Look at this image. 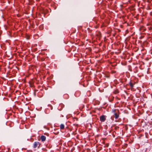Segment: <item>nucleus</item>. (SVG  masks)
Here are the masks:
<instances>
[{"label": "nucleus", "instance_id": "20e7f679", "mask_svg": "<svg viewBox=\"0 0 152 152\" xmlns=\"http://www.w3.org/2000/svg\"><path fill=\"white\" fill-rule=\"evenodd\" d=\"M41 139L42 141H44L46 140V137L43 135H42L41 137Z\"/></svg>", "mask_w": 152, "mask_h": 152}, {"label": "nucleus", "instance_id": "39448f33", "mask_svg": "<svg viewBox=\"0 0 152 152\" xmlns=\"http://www.w3.org/2000/svg\"><path fill=\"white\" fill-rule=\"evenodd\" d=\"M60 128L61 129H63L64 128V125L63 124H61L60 126Z\"/></svg>", "mask_w": 152, "mask_h": 152}, {"label": "nucleus", "instance_id": "f03ea898", "mask_svg": "<svg viewBox=\"0 0 152 152\" xmlns=\"http://www.w3.org/2000/svg\"><path fill=\"white\" fill-rule=\"evenodd\" d=\"M40 143L38 142H35L33 144V147L34 148H39L40 145Z\"/></svg>", "mask_w": 152, "mask_h": 152}, {"label": "nucleus", "instance_id": "423d86ee", "mask_svg": "<svg viewBox=\"0 0 152 152\" xmlns=\"http://www.w3.org/2000/svg\"><path fill=\"white\" fill-rule=\"evenodd\" d=\"M129 85L131 87V88H132L134 87V84L130 82Z\"/></svg>", "mask_w": 152, "mask_h": 152}, {"label": "nucleus", "instance_id": "7ed1b4c3", "mask_svg": "<svg viewBox=\"0 0 152 152\" xmlns=\"http://www.w3.org/2000/svg\"><path fill=\"white\" fill-rule=\"evenodd\" d=\"M106 116L102 115L100 117V120L101 122H104L106 120Z\"/></svg>", "mask_w": 152, "mask_h": 152}, {"label": "nucleus", "instance_id": "f257e3e1", "mask_svg": "<svg viewBox=\"0 0 152 152\" xmlns=\"http://www.w3.org/2000/svg\"><path fill=\"white\" fill-rule=\"evenodd\" d=\"M112 112L114 114V117L116 119H117L119 116V111L118 110L113 109Z\"/></svg>", "mask_w": 152, "mask_h": 152}]
</instances>
